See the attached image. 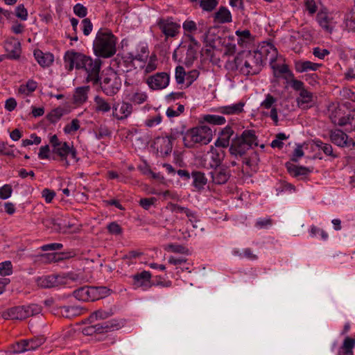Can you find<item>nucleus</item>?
<instances>
[{
  "instance_id": "412c9836",
  "label": "nucleus",
  "mask_w": 355,
  "mask_h": 355,
  "mask_svg": "<svg viewBox=\"0 0 355 355\" xmlns=\"http://www.w3.org/2000/svg\"><path fill=\"white\" fill-rule=\"evenodd\" d=\"M123 326L121 321L113 319L94 324L97 334H103L121 329Z\"/></svg>"
},
{
  "instance_id": "f257e3e1",
  "label": "nucleus",
  "mask_w": 355,
  "mask_h": 355,
  "mask_svg": "<svg viewBox=\"0 0 355 355\" xmlns=\"http://www.w3.org/2000/svg\"><path fill=\"white\" fill-rule=\"evenodd\" d=\"M64 62L68 64V69L72 70L74 67L78 69H84L86 71L87 83L97 85L99 83V73L101 67V60L98 58H92L80 53L67 51L64 56Z\"/></svg>"
},
{
  "instance_id": "774afa93",
  "label": "nucleus",
  "mask_w": 355,
  "mask_h": 355,
  "mask_svg": "<svg viewBox=\"0 0 355 355\" xmlns=\"http://www.w3.org/2000/svg\"><path fill=\"white\" fill-rule=\"evenodd\" d=\"M345 125H349V129L352 130H355V110L352 111L345 117Z\"/></svg>"
},
{
  "instance_id": "b1692460",
  "label": "nucleus",
  "mask_w": 355,
  "mask_h": 355,
  "mask_svg": "<svg viewBox=\"0 0 355 355\" xmlns=\"http://www.w3.org/2000/svg\"><path fill=\"white\" fill-rule=\"evenodd\" d=\"M96 290L93 286H84L73 291V296L80 301H95Z\"/></svg>"
},
{
  "instance_id": "f03ea898",
  "label": "nucleus",
  "mask_w": 355,
  "mask_h": 355,
  "mask_svg": "<svg viewBox=\"0 0 355 355\" xmlns=\"http://www.w3.org/2000/svg\"><path fill=\"white\" fill-rule=\"evenodd\" d=\"M41 288H51L58 286H71L72 283L82 284L85 278L81 273L70 272L67 273L37 277L35 279Z\"/></svg>"
},
{
  "instance_id": "c756f323",
  "label": "nucleus",
  "mask_w": 355,
  "mask_h": 355,
  "mask_svg": "<svg viewBox=\"0 0 355 355\" xmlns=\"http://www.w3.org/2000/svg\"><path fill=\"white\" fill-rule=\"evenodd\" d=\"M244 105V103L239 102L235 104L220 107L218 112L221 114L228 115L239 114L243 111Z\"/></svg>"
},
{
  "instance_id": "58836bf2",
  "label": "nucleus",
  "mask_w": 355,
  "mask_h": 355,
  "mask_svg": "<svg viewBox=\"0 0 355 355\" xmlns=\"http://www.w3.org/2000/svg\"><path fill=\"white\" fill-rule=\"evenodd\" d=\"M140 67L145 75L154 71L157 68V56L155 55H152L149 58L147 63H145L144 65H141Z\"/></svg>"
},
{
  "instance_id": "a878e982",
  "label": "nucleus",
  "mask_w": 355,
  "mask_h": 355,
  "mask_svg": "<svg viewBox=\"0 0 355 355\" xmlns=\"http://www.w3.org/2000/svg\"><path fill=\"white\" fill-rule=\"evenodd\" d=\"M8 56L12 59H17L19 57L21 53V44L15 40H10L6 42L4 44Z\"/></svg>"
},
{
  "instance_id": "ddd939ff",
  "label": "nucleus",
  "mask_w": 355,
  "mask_h": 355,
  "mask_svg": "<svg viewBox=\"0 0 355 355\" xmlns=\"http://www.w3.org/2000/svg\"><path fill=\"white\" fill-rule=\"evenodd\" d=\"M170 82L169 74L166 72H158L149 76L146 80L148 87L153 90L166 88Z\"/></svg>"
},
{
  "instance_id": "f8f14e48",
  "label": "nucleus",
  "mask_w": 355,
  "mask_h": 355,
  "mask_svg": "<svg viewBox=\"0 0 355 355\" xmlns=\"http://www.w3.org/2000/svg\"><path fill=\"white\" fill-rule=\"evenodd\" d=\"M172 137H157L155 139L152 147L156 150L157 154L161 157L168 155L173 149Z\"/></svg>"
},
{
  "instance_id": "4be33fe9",
  "label": "nucleus",
  "mask_w": 355,
  "mask_h": 355,
  "mask_svg": "<svg viewBox=\"0 0 355 355\" xmlns=\"http://www.w3.org/2000/svg\"><path fill=\"white\" fill-rule=\"evenodd\" d=\"M234 131L230 125L225 126L219 132L218 137L214 144L216 147L227 148L230 146L231 137L233 136Z\"/></svg>"
},
{
  "instance_id": "473e14b6",
  "label": "nucleus",
  "mask_w": 355,
  "mask_h": 355,
  "mask_svg": "<svg viewBox=\"0 0 355 355\" xmlns=\"http://www.w3.org/2000/svg\"><path fill=\"white\" fill-rule=\"evenodd\" d=\"M355 347V338L346 336L340 347L339 355H354L353 349Z\"/></svg>"
},
{
  "instance_id": "20e7f679",
  "label": "nucleus",
  "mask_w": 355,
  "mask_h": 355,
  "mask_svg": "<svg viewBox=\"0 0 355 355\" xmlns=\"http://www.w3.org/2000/svg\"><path fill=\"white\" fill-rule=\"evenodd\" d=\"M236 69L245 76L255 75L259 73L263 65L260 54L254 51H243L235 58Z\"/></svg>"
},
{
  "instance_id": "13d9d810",
  "label": "nucleus",
  "mask_w": 355,
  "mask_h": 355,
  "mask_svg": "<svg viewBox=\"0 0 355 355\" xmlns=\"http://www.w3.org/2000/svg\"><path fill=\"white\" fill-rule=\"evenodd\" d=\"M96 139L100 140L105 137H110L111 135L110 130L103 125H101L94 132Z\"/></svg>"
},
{
  "instance_id": "f704fd0d",
  "label": "nucleus",
  "mask_w": 355,
  "mask_h": 355,
  "mask_svg": "<svg viewBox=\"0 0 355 355\" xmlns=\"http://www.w3.org/2000/svg\"><path fill=\"white\" fill-rule=\"evenodd\" d=\"M237 43L241 47H246L252 40L251 33L248 30L236 31Z\"/></svg>"
},
{
  "instance_id": "09e8293b",
  "label": "nucleus",
  "mask_w": 355,
  "mask_h": 355,
  "mask_svg": "<svg viewBox=\"0 0 355 355\" xmlns=\"http://www.w3.org/2000/svg\"><path fill=\"white\" fill-rule=\"evenodd\" d=\"M309 232L310 236L316 237L318 236V235H320L321 239L324 241L327 240L329 237L328 234L324 230L319 228L315 225L311 226Z\"/></svg>"
},
{
  "instance_id": "c9c22d12",
  "label": "nucleus",
  "mask_w": 355,
  "mask_h": 355,
  "mask_svg": "<svg viewBox=\"0 0 355 355\" xmlns=\"http://www.w3.org/2000/svg\"><path fill=\"white\" fill-rule=\"evenodd\" d=\"M60 313L62 316L71 318L80 315L82 309L78 306H64L60 308Z\"/></svg>"
},
{
  "instance_id": "8fccbe9b",
  "label": "nucleus",
  "mask_w": 355,
  "mask_h": 355,
  "mask_svg": "<svg viewBox=\"0 0 355 355\" xmlns=\"http://www.w3.org/2000/svg\"><path fill=\"white\" fill-rule=\"evenodd\" d=\"M162 121V116L158 114L155 116H148L144 121V124L148 128H153L161 123Z\"/></svg>"
},
{
  "instance_id": "c85d7f7f",
  "label": "nucleus",
  "mask_w": 355,
  "mask_h": 355,
  "mask_svg": "<svg viewBox=\"0 0 355 355\" xmlns=\"http://www.w3.org/2000/svg\"><path fill=\"white\" fill-rule=\"evenodd\" d=\"M212 181L217 184H225L230 178V174L226 168L215 169L211 172Z\"/></svg>"
},
{
  "instance_id": "39448f33",
  "label": "nucleus",
  "mask_w": 355,
  "mask_h": 355,
  "mask_svg": "<svg viewBox=\"0 0 355 355\" xmlns=\"http://www.w3.org/2000/svg\"><path fill=\"white\" fill-rule=\"evenodd\" d=\"M253 146H258L255 132L253 130H245L240 136L232 139L229 151L235 157H242Z\"/></svg>"
},
{
  "instance_id": "2f4dec72",
  "label": "nucleus",
  "mask_w": 355,
  "mask_h": 355,
  "mask_svg": "<svg viewBox=\"0 0 355 355\" xmlns=\"http://www.w3.org/2000/svg\"><path fill=\"white\" fill-rule=\"evenodd\" d=\"M89 91V86L77 87L73 94V102L76 105H81L87 100V94Z\"/></svg>"
},
{
  "instance_id": "69168bd1",
  "label": "nucleus",
  "mask_w": 355,
  "mask_h": 355,
  "mask_svg": "<svg viewBox=\"0 0 355 355\" xmlns=\"http://www.w3.org/2000/svg\"><path fill=\"white\" fill-rule=\"evenodd\" d=\"M345 23L349 31H355V10L349 12L347 15Z\"/></svg>"
},
{
  "instance_id": "e2e57ef3",
  "label": "nucleus",
  "mask_w": 355,
  "mask_h": 355,
  "mask_svg": "<svg viewBox=\"0 0 355 355\" xmlns=\"http://www.w3.org/2000/svg\"><path fill=\"white\" fill-rule=\"evenodd\" d=\"M12 193V187L10 184H4L0 187V199L6 200L9 198Z\"/></svg>"
},
{
  "instance_id": "2eb2a0df",
  "label": "nucleus",
  "mask_w": 355,
  "mask_h": 355,
  "mask_svg": "<svg viewBox=\"0 0 355 355\" xmlns=\"http://www.w3.org/2000/svg\"><path fill=\"white\" fill-rule=\"evenodd\" d=\"M157 26L166 38L174 37L180 33V24L174 22L171 18L159 19Z\"/></svg>"
},
{
  "instance_id": "de8ad7c7",
  "label": "nucleus",
  "mask_w": 355,
  "mask_h": 355,
  "mask_svg": "<svg viewBox=\"0 0 355 355\" xmlns=\"http://www.w3.org/2000/svg\"><path fill=\"white\" fill-rule=\"evenodd\" d=\"M182 28L184 32V36L186 37L187 34L193 35L197 30V24L193 20H186L182 24Z\"/></svg>"
},
{
  "instance_id": "ea45409f",
  "label": "nucleus",
  "mask_w": 355,
  "mask_h": 355,
  "mask_svg": "<svg viewBox=\"0 0 355 355\" xmlns=\"http://www.w3.org/2000/svg\"><path fill=\"white\" fill-rule=\"evenodd\" d=\"M113 315V311L111 309L103 310L98 309L93 312L90 316L89 320L91 322H94L98 320H105Z\"/></svg>"
},
{
  "instance_id": "4d7b16f0",
  "label": "nucleus",
  "mask_w": 355,
  "mask_h": 355,
  "mask_svg": "<svg viewBox=\"0 0 355 355\" xmlns=\"http://www.w3.org/2000/svg\"><path fill=\"white\" fill-rule=\"evenodd\" d=\"M96 290L95 300L103 298L110 295V290L105 286H93Z\"/></svg>"
},
{
  "instance_id": "9b49d317",
  "label": "nucleus",
  "mask_w": 355,
  "mask_h": 355,
  "mask_svg": "<svg viewBox=\"0 0 355 355\" xmlns=\"http://www.w3.org/2000/svg\"><path fill=\"white\" fill-rule=\"evenodd\" d=\"M132 279V285L135 289L141 288L146 291L152 287L153 283L151 278L152 275L149 271L144 270L137 272L130 277Z\"/></svg>"
},
{
  "instance_id": "cd10ccee",
  "label": "nucleus",
  "mask_w": 355,
  "mask_h": 355,
  "mask_svg": "<svg viewBox=\"0 0 355 355\" xmlns=\"http://www.w3.org/2000/svg\"><path fill=\"white\" fill-rule=\"evenodd\" d=\"M34 56L38 64L42 67H49L54 60V57L51 53H44L40 50L34 51Z\"/></svg>"
},
{
  "instance_id": "6ab92c4d",
  "label": "nucleus",
  "mask_w": 355,
  "mask_h": 355,
  "mask_svg": "<svg viewBox=\"0 0 355 355\" xmlns=\"http://www.w3.org/2000/svg\"><path fill=\"white\" fill-rule=\"evenodd\" d=\"M285 166L288 173L299 180H305L313 170L312 167L297 166L291 162H286Z\"/></svg>"
},
{
  "instance_id": "5fc2aeb1",
  "label": "nucleus",
  "mask_w": 355,
  "mask_h": 355,
  "mask_svg": "<svg viewBox=\"0 0 355 355\" xmlns=\"http://www.w3.org/2000/svg\"><path fill=\"white\" fill-rule=\"evenodd\" d=\"M80 128V121L77 119H74L70 123L67 124L64 127V132L65 134H71L77 131Z\"/></svg>"
},
{
  "instance_id": "1a4fd4ad",
  "label": "nucleus",
  "mask_w": 355,
  "mask_h": 355,
  "mask_svg": "<svg viewBox=\"0 0 355 355\" xmlns=\"http://www.w3.org/2000/svg\"><path fill=\"white\" fill-rule=\"evenodd\" d=\"M103 92L107 96H114L119 91L121 82L119 77L114 71L106 73L100 83Z\"/></svg>"
},
{
  "instance_id": "bf43d9fd",
  "label": "nucleus",
  "mask_w": 355,
  "mask_h": 355,
  "mask_svg": "<svg viewBox=\"0 0 355 355\" xmlns=\"http://www.w3.org/2000/svg\"><path fill=\"white\" fill-rule=\"evenodd\" d=\"M74 14L80 18H84L87 15V8L81 3H76L73 8Z\"/></svg>"
},
{
  "instance_id": "052dcab7",
  "label": "nucleus",
  "mask_w": 355,
  "mask_h": 355,
  "mask_svg": "<svg viewBox=\"0 0 355 355\" xmlns=\"http://www.w3.org/2000/svg\"><path fill=\"white\" fill-rule=\"evenodd\" d=\"M288 139V137L284 133H278L276 135L275 139L271 142L272 148H281L283 146V140H286Z\"/></svg>"
},
{
  "instance_id": "dca6fc26",
  "label": "nucleus",
  "mask_w": 355,
  "mask_h": 355,
  "mask_svg": "<svg viewBox=\"0 0 355 355\" xmlns=\"http://www.w3.org/2000/svg\"><path fill=\"white\" fill-rule=\"evenodd\" d=\"M331 141L338 146L346 147L350 149L355 148V142L352 139H349L348 136L340 130H331L330 133Z\"/></svg>"
},
{
  "instance_id": "3c124183",
  "label": "nucleus",
  "mask_w": 355,
  "mask_h": 355,
  "mask_svg": "<svg viewBox=\"0 0 355 355\" xmlns=\"http://www.w3.org/2000/svg\"><path fill=\"white\" fill-rule=\"evenodd\" d=\"M12 274V265L11 261H5L0 263V275L9 276Z\"/></svg>"
},
{
  "instance_id": "6e6552de",
  "label": "nucleus",
  "mask_w": 355,
  "mask_h": 355,
  "mask_svg": "<svg viewBox=\"0 0 355 355\" xmlns=\"http://www.w3.org/2000/svg\"><path fill=\"white\" fill-rule=\"evenodd\" d=\"M53 153L60 157V160L64 163V166L66 167L70 165L71 161H73V163H77L79 161L77 150L72 144L64 141L53 149Z\"/></svg>"
},
{
  "instance_id": "0e129e2a",
  "label": "nucleus",
  "mask_w": 355,
  "mask_h": 355,
  "mask_svg": "<svg viewBox=\"0 0 355 355\" xmlns=\"http://www.w3.org/2000/svg\"><path fill=\"white\" fill-rule=\"evenodd\" d=\"M218 1L216 0H201L200 6L204 10L211 11L217 6Z\"/></svg>"
},
{
  "instance_id": "6e6d98bb",
  "label": "nucleus",
  "mask_w": 355,
  "mask_h": 355,
  "mask_svg": "<svg viewBox=\"0 0 355 355\" xmlns=\"http://www.w3.org/2000/svg\"><path fill=\"white\" fill-rule=\"evenodd\" d=\"M184 110V107L183 105H179L178 107L175 109L173 107H169L166 110V114L168 118H173L175 116H178L180 114H182Z\"/></svg>"
},
{
  "instance_id": "5701e85b",
  "label": "nucleus",
  "mask_w": 355,
  "mask_h": 355,
  "mask_svg": "<svg viewBox=\"0 0 355 355\" xmlns=\"http://www.w3.org/2000/svg\"><path fill=\"white\" fill-rule=\"evenodd\" d=\"M329 119L334 125L345 126V117L343 110L338 105H332L329 107Z\"/></svg>"
},
{
  "instance_id": "4468645a",
  "label": "nucleus",
  "mask_w": 355,
  "mask_h": 355,
  "mask_svg": "<svg viewBox=\"0 0 355 355\" xmlns=\"http://www.w3.org/2000/svg\"><path fill=\"white\" fill-rule=\"evenodd\" d=\"M255 53L260 54L261 62L268 60L270 63L276 62L278 52L275 46L270 42H263Z\"/></svg>"
},
{
  "instance_id": "9d476101",
  "label": "nucleus",
  "mask_w": 355,
  "mask_h": 355,
  "mask_svg": "<svg viewBox=\"0 0 355 355\" xmlns=\"http://www.w3.org/2000/svg\"><path fill=\"white\" fill-rule=\"evenodd\" d=\"M338 18L339 15L337 13L322 10L318 12L316 21L324 31L331 34L335 29Z\"/></svg>"
},
{
  "instance_id": "338daca9",
  "label": "nucleus",
  "mask_w": 355,
  "mask_h": 355,
  "mask_svg": "<svg viewBox=\"0 0 355 355\" xmlns=\"http://www.w3.org/2000/svg\"><path fill=\"white\" fill-rule=\"evenodd\" d=\"M82 31L85 36H88L92 31L93 25L89 18H85L82 21Z\"/></svg>"
},
{
  "instance_id": "37998d69",
  "label": "nucleus",
  "mask_w": 355,
  "mask_h": 355,
  "mask_svg": "<svg viewBox=\"0 0 355 355\" xmlns=\"http://www.w3.org/2000/svg\"><path fill=\"white\" fill-rule=\"evenodd\" d=\"M26 343L27 351L35 350L45 342V338L44 336L35 337L29 340H24Z\"/></svg>"
},
{
  "instance_id": "a211bd4d",
  "label": "nucleus",
  "mask_w": 355,
  "mask_h": 355,
  "mask_svg": "<svg viewBox=\"0 0 355 355\" xmlns=\"http://www.w3.org/2000/svg\"><path fill=\"white\" fill-rule=\"evenodd\" d=\"M132 105L128 102L115 104L112 107V116L119 121L128 119L132 113Z\"/></svg>"
},
{
  "instance_id": "7c9ffc66",
  "label": "nucleus",
  "mask_w": 355,
  "mask_h": 355,
  "mask_svg": "<svg viewBox=\"0 0 355 355\" xmlns=\"http://www.w3.org/2000/svg\"><path fill=\"white\" fill-rule=\"evenodd\" d=\"M232 20L230 11L225 7H220L214 15V21L220 24L230 23Z\"/></svg>"
},
{
  "instance_id": "603ef678",
  "label": "nucleus",
  "mask_w": 355,
  "mask_h": 355,
  "mask_svg": "<svg viewBox=\"0 0 355 355\" xmlns=\"http://www.w3.org/2000/svg\"><path fill=\"white\" fill-rule=\"evenodd\" d=\"M148 98L147 94L144 92H136L132 94L130 100L135 104H142Z\"/></svg>"
},
{
  "instance_id": "f3484780",
  "label": "nucleus",
  "mask_w": 355,
  "mask_h": 355,
  "mask_svg": "<svg viewBox=\"0 0 355 355\" xmlns=\"http://www.w3.org/2000/svg\"><path fill=\"white\" fill-rule=\"evenodd\" d=\"M217 148L211 146L210 150L205 156L206 164L211 168L218 166L225 157V151Z\"/></svg>"
},
{
  "instance_id": "aec40b11",
  "label": "nucleus",
  "mask_w": 355,
  "mask_h": 355,
  "mask_svg": "<svg viewBox=\"0 0 355 355\" xmlns=\"http://www.w3.org/2000/svg\"><path fill=\"white\" fill-rule=\"evenodd\" d=\"M149 51L148 44L145 42H139L135 49L128 53L129 58L132 60H137L144 62L148 58Z\"/></svg>"
},
{
  "instance_id": "79ce46f5",
  "label": "nucleus",
  "mask_w": 355,
  "mask_h": 355,
  "mask_svg": "<svg viewBox=\"0 0 355 355\" xmlns=\"http://www.w3.org/2000/svg\"><path fill=\"white\" fill-rule=\"evenodd\" d=\"M203 120L210 124L214 125H223L226 122V119L223 116L216 114H206L203 116Z\"/></svg>"
},
{
  "instance_id": "e433bc0d",
  "label": "nucleus",
  "mask_w": 355,
  "mask_h": 355,
  "mask_svg": "<svg viewBox=\"0 0 355 355\" xmlns=\"http://www.w3.org/2000/svg\"><path fill=\"white\" fill-rule=\"evenodd\" d=\"M232 254L241 259L245 258L251 261H254L258 259L257 255L254 254L250 248H245L243 250L235 248L232 250Z\"/></svg>"
},
{
  "instance_id": "c03bdc74",
  "label": "nucleus",
  "mask_w": 355,
  "mask_h": 355,
  "mask_svg": "<svg viewBox=\"0 0 355 355\" xmlns=\"http://www.w3.org/2000/svg\"><path fill=\"white\" fill-rule=\"evenodd\" d=\"M37 86V83L35 81L29 80L25 85H21L18 91L19 93L24 95H28L36 89Z\"/></svg>"
},
{
  "instance_id": "4c0bfd02",
  "label": "nucleus",
  "mask_w": 355,
  "mask_h": 355,
  "mask_svg": "<svg viewBox=\"0 0 355 355\" xmlns=\"http://www.w3.org/2000/svg\"><path fill=\"white\" fill-rule=\"evenodd\" d=\"M191 176L193 179V185L198 190L202 189L207 182L205 174L200 171H196L192 173Z\"/></svg>"
},
{
  "instance_id": "0eeeda50",
  "label": "nucleus",
  "mask_w": 355,
  "mask_h": 355,
  "mask_svg": "<svg viewBox=\"0 0 355 355\" xmlns=\"http://www.w3.org/2000/svg\"><path fill=\"white\" fill-rule=\"evenodd\" d=\"M42 307L37 304L19 306L10 308L2 313L6 320H24L40 313Z\"/></svg>"
},
{
  "instance_id": "49530a36",
  "label": "nucleus",
  "mask_w": 355,
  "mask_h": 355,
  "mask_svg": "<svg viewBox=\"0 0 355 355\" xmlns=\"http://www.w3.org/2000/svg\"><path fill=\"white\" fill-rule=\"evenodd\" d=\"M63 115L64 109L62 107H57L49 113L47 119L51 123H55L58 121Z\"/></svg>"
},
{
  "instance_id": "393cba45",
  "label": "nucleus",
  "mask_w": 355,
  "mask_h": 355,
  "mask_svg": "<svg viewBox=\"0 0 355 355\" xmlns=\"http://www.w3.org/2000/svg\"><path fill=\"white\" fill-rule=\"evenodd\" d=\"M273 71L274 76L276 78H283L288 80L289 78H293V73L288 69L286 64H279L276 62L270 63Z\"/></svg>"
},
{
  "instance_id": "680f3d73",
  "label": "nucleus",
  "mask_w": 355,
  "mask_h": 355,
  "mask_svg": "<svg viewBox=\"0 0 355 355\" xmlns=\"http://www.w3.org/2000/svg\"><path fill=\"white\" fill-rule=\"evenodd\" d=\"M41 138L37 137L35 134H32L30 136V139H23L21 141V146L26 147L33 144L38 145L41 143Z\"/></svg>"
},
{
  "instance_id": "a18cd8bd",
  "label": "nucleus",
  "mask_w": 355,
  "mask_h": 355,
  "mask_svg": "<svg viewBox=\"0 0 355 355\" xmlns=\"http://www.w3.org/2000/svg\"><path fill=\"white\" fill-rule=\"evenodd\" d=\"M170 211L174 214H184L186 216L189 214V213L191 211L190 209L180 206L178 204L168 202L166 207Z\"/></svg>"
},
{
  "instance_id": "864d4df0",
  "label": "nucleus",
  "mask_w": 355,
  "mask_h": 355,
  "mask_svg": "<svg viewBox=\"0 0 355 355\" xmlns=\"http://www.w3.org/2000/svg\"><path fill=\"white\" fill-rule=\"evenodd\" d=\"M175 78L178 85H182L185 83L186 72L183 67L178 66L175 68Z\"/></svg>"
},
{
  "instance_id": "a19ab883",
  "label": "nucleus",
  "mask_w": 355,
  "mask_h": 355,
  "mask_svg": "<svg viewBox=\"0 0 355 355\" xmlns=\"http://www.w3.org/2000/svg\"><path fill=\"white\" fill-rule=\"evenodd\" d=\"M94 103L96 104V110L98 112L105 113L108 112L111 110V105L110 103L99 96H96L94 98Z\"/></svg>"
},
{
  "instance_id": "423d86ee",
  "label": "nucleus",
  "mask_w": 355,
  "mask_h": 355,
  "mask_svg": "<svg viewBox=\"0 0 355 355\" xmlns=\"http://www.w3.org/2000/svg\"><path fill=\"white\" fill-rule=\"evenodd\" d=\"M213 139V131L206 125H200L188 130L183 136V143L187 148L196 145H207Z\"/></svg>"
},
{
  "instance_id": "7ed1b4c3",
  "label": "nucleus",
  "mask_w": 355,
  "mask_h": 355,
  "mask_svg": "<svg viewBox=\"0 0 355 355\" xmlns=\"http://www.w3.org/2000/svg\"><path fill=\"white\" fill-rule=\"evenodd\" d=\"M116 37L108 30L100 29L93 43L95 55L102 58H110L116 53Z\"/></svg>"
},
{
  "instance_id": "72a5a7b5",
  "label": "nucleus",
  "mask_w": 355,
  "mask_h": 355,
  "mask_svg": "<svg viewBox=\"0 0 355 355\" xmlns=\"http://www.w3.org/2000/svg\"><path fill=\"white\" fill-rule=\"evenodd\" d=\"M313 94L307 89L301 91V92L299 93V96L297 100L298 105L303 108L311 107V103L313 102Z\"/></svg>"
},
{
  "instance_id": "bb28decb",
  "label": "nucleus",
  "mask_w": 355,
  "mask_h": 355,
  "mask_svg": "<svg viewBox=\"0 0 355 355\" xmlns=\"http://www.w3.org/2000/svg\"><path fill=\"white\" fill-rule=\"evenodd\" d=\"M320 64L314 63L309 60H298L295 62V69L299 73L309 71H317Z\"/></svg>"
}]
</instances>
